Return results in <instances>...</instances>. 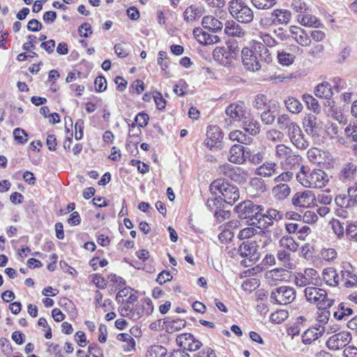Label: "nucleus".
<instances>
[{"mask_svg": "<svg viewBox=\"0 0 357 357\" xmlns=\"http://www.w3.org/2000/svg\"><path fill=\"white\" fill-rule=\"evenodd\" d=\"M209 190L213 195H216L217 192H220L223 197V202L229 205H233L240 198L238 188L222 178H218L213 181L209 186Z\"/></svg>", "mask_w": 357, "mask_h": 357, "instance_id": "obj_1", "label": "nucleus"}, {"mask_svg": "<svg viewBox=\"0 0 357 357\" xmlns=\"http://www.w3.org/2000/svg\"><path fill=\"white\" fill-rule=\"evenodd\" d=\"M240 50L237 43L229 41L226 46L217 47L213 51V56L215 61L224 66H228L232 61L237 59Z\"/></svg>", "mask_w": 357, "mask_h": 357, "instance_id": "obj_2", "label": "nucleus"}, {"mask_svg": "<svg viewBox=\"0 0 357 357\" xmlns=\"http://www.w3.org/2000/svg\"><path fill=\"white\" fill-rule=\"evenodd\" d=\"M229 11L241 23L248 24L254 19V11L243 0H231L229 3Z\"/></svg>", "mask_w": 357, "mask_h": 357, "instance_id": "obj_3", "label": "nucleus"}, {"mask_svg": "<svg viewBox=\"0 0 357 357\" xmlns=\"http://www.w3.org/2000/svg\"><path fill=\"white\" fill-rule=\"evenodd\" d=\"M275 156L280 160V165L285 169H291L299 164L301 157L291 148L284 144H279L275 148Z\"/></svg>", "mask_w": 357, "mask_h": 357, "instance_id": "obj_4", "label": "nucleus"}, {"mask_svg": "<svg viewBox=\"0 0 357 357\" xmlns=\"http://www.w3.org/2000/svg\"><path fill=\"white\" fill-rule=\"evenodd\" d=\"M237 253L242 257L245 258L241 261V264L245 267H250L256 263L260 254L258 252V245L255 241H246L239 246Z\"/></svg>", "mask_w": 357, "mask_h": 357, "instance_id": "obj_5", "label": "nucleus"}, {"mask_svg": "<svg viewBox=\"0 0 357 357\" xmlns=\"http://www.w3.org/2000/svg\"><path fill=\"white\" fill-rule=\"evenodd\" d=\"M236 211L239 218L252 221L251 225H254L257 223L259 212L264 211V207L247 200L240 203L236 207Z\"/></svg>", "mask_w": 357, "mask_h": 357, "instance_id": "obj_6", "label": "nucleus"}, {"mask_svg": "<svg viewBox=\"0 0 357 357\" xmlns=\"http://www.w3.org/2000/svg\"><path fill=\"white\" fill-rule=\"evenodd\" d=\"M307 301L317 305V307H331L334 300L328 298L326 291L316 287H307L304 291Z\"/></svg>", "mask_w": 357, "mask_h": 357, "instance_id": "obj_7", "label": "nucleus"}, {"mask_svg": "<svg viewBox=\"0 0 357 357\" xmlns=\"http://www.w3.org/2000/svg\"><path fill=\"white\" fill-rule=\"evenodd\" d=\"M241 59L243 65L247 70L257 72L262 68V63L255 50L254 45L251 48L245 47L241 50Z\"/></svg>", "mask_w": 357, "mask_h": 357, "instance_id": "obj_8", "label": "nucleus"}, {"mask_svg": "<svg viewBox=\"0 0 357 357\" xmlns=\"http://www.w3.org/2000/svg\"><path fill=\"white\" fill-rule=\"evenodd\" d=\"M296 291L293 287L281 286L275 289L271 294V302L279 305H287L294 301Z\"/></svg>", "mask_w": 357, "mask_h": 357, "instance_id": "obj_9", "label": "nucleus"}, {"mask_svg": "<svg viewBox=\"0 0 357 357\" xmlns=\"http://www.w3.org/2000/svg\"><path fill=\"white\" fill-rule=\"evenodd\" d=\"M220 171L224 176L238 183H244L249 176L247 170L238 167H233L229 164L221 166Z\"/></svg>", "mask_w": 357, "mask_h": 357, "instance_id": "obj_10", "label": "nucleus"}, {"mask_svg": "<svg viewBox=\"0 0 357 357\" xmlns=\"http://www.w3.org/2000/svg\"><path fill=\"white\" fill-rule=\"evenodd\" d=\"M308 181L305 182L306 188H321L324 187L328 181V175L321 169H313L308 173Z\"/></svg>", "mask_w": 357, "mask_h": 357, "instance_id": "obj_11", "label": "nucleus"}, {"mask_svg": "<svg viewBox=\"0 0 357 357\" xmlns=\"http://www.w3.org/2000/svg\"><path fill=\"white\" fill-rule=\"evenodd\" d=\"M283 218V213L275 208H268L265 213L259 212L257 223L258 227L264 228L271 227L273 225L274 221H278Z\"/></svg>", "mask_w": 357, "mask_h": 357, "instance_id": "obj_12", "label": "nucleus"}, {"mask_svg": "<svg viewBox=\"0 0 357 357\" xmlns=\"http://www.w3.org/2000/svg\"><path fill=\"white\" fill-rule=\"evenodd\" d=\"M317 271L314 268H306L304 273H297L294 275V283L298 287H307L314 285V280H317Z\"/></svg>", "mask_w": 357, "mask_h": 357, "instance_id": "obj_13", "label": "nucleus"}, {"mask_svg": "<svg viewBox=\"0 0 357 357\" xmlns=\"http://www.w3.org/2000/svg\"><path fill=\"white\" fill-rule=\"evenodd\" d=\"M223 134L218 126H210L207 128L205 144L210 150L218 149L220 146Z\"/></svg>", "mask_w": 357, "mask_h": 357, "instance_id": "obj_14", "label": "nucleus"}, {"mask_svg": "<svg viewBox=\"0 0 357 357\" xmlns=\"http://www.w3.org/2000/svg\"><path fill=\"white\" fill-rule=\"evenodd\" d=\"M226 114L229 117L230 121H243L249 114L243 102L231 104L225 110Z\"/></svg>", "mask_w": 357, "mask_h": 357, "instance_id": "obj_15", "label": "nucleus"}, {"mask_svg": "<svg viewBox=\"0 0 357 357\" xmlns=\"http://www.w3.org/2000/svg\"><path fill=\"white\" fill-rule=\"evenodd\" d=\"M316 201V197L312 191L305 190L296 192L291 199V202L296 207L307 208Z\"/></svg>", "mask_w": 357, "mask_h": 357, "instance_id": "obj_16", "label": "nucleus"}, {"mask_svg": "<svg viewBox=\"0 0 357 357\" xmlns=\"http://www.w3.org/2000/svg\"><path fill=\"white\" fill-rule=\"evenodd\" d=\"M351 337L348 332H341L332 335L326 342V346L331 350H338L344 347L350 341Z\"/></svg>", "mask_w": 357, "mask_h": 357, "instance_id": "obj_17", "label": "nucleus"}, {"mask_svg": "<svg viewBox=\"0 0 357 357\" xmlns=\"http://www.w3.org/2000/svg\"><path fill=\"white\" fill-rule=\"evenodd\" d=\"M248 153V148L244 147L241 144H234L230 149L228 160L233 163L243 164L247 160Z\"/></svg>", "mask_w": 357, "mask_h": 357, "instance_id": "obj_18", "label": "nucleus"}, {"mask_svg": "<svg viewBox=\"0 0 357 357\" xmlns=\"http://www.w3.org/2000/svg\"><path fill=\"white\" fill-rule=\"evenodd\" d=\"M176 341L181 347L190 351H195L201 346L200 342L195 340L194 336L190 333H183L177 336Z\"/></svg>", "mask_w": 357, "mask_h": 357, "instance_id": "obj_19", "label": "nucleus"}, {"mask_svg": "<svg viewBox=\"0 0 357 357\" xmlns=\"http://www.w3.org/2000/svg\"><path fill=\"white\" fill-rule=\"evenodd\" d=\"M340 271V281L344 282V287H354L357 284V275L354 273L353 268L349 263H343Z\"/></svg>", "mask_w": 357, "mask_h": 357, "instance_id": "obj_20", "label": "nucleus"}, {"mask_svg": "<svg viewBox=\"0 0 357 357\" xmlns=\"http://www.w3.org/2000/svg\"><path fill=\"white\" fill-rule=\"evenodd\" d=\"M314 94L318 98L327 99V105L331 107H333L334 101L331 99L333 96V91L331 85L328 82H324L319 84L314 89Z\"/></svg>", "mask_w": 357, "mask_h": 357, "instance_id": "obj_21", "label": "nucleus"}, {"mask_svg": "<svg viewBox=\"0 0 357 357\" xmlns=\"http://www.w3.org/2000/svg\"><path fill=\"white\" fill-rule=\"evenodd\" d=\"M356 172L357 166L356 164L347 162L342 166L338 174V177L340 180L344 183L351 182L354 180L356 176Z\"/></svg>", "mask_w": 357, "mask_h": 357, "instance_id": "obj_22", "label": "nucleus"}, {"mask_svg": "<svg viewBox=\"0 0 357 357\" xmlns=\"http://www.w3.org/2000/svg\"><path fill=\"white\" fill-rule=\"evenodd\" d=\"M278 169L275 162L267 161L256 169L255 174L261 177L270 178L278 174Z\"/></svg>", "mask_w": 357, "mask_h": 357, "instance_id": "obj_23", "label": "nucleus"}, {"mask_svg": "<svg viewBox=\"0 0 357 357\" xmlns=\"http://www.w3.org/2000/svg\"><path fill=\"white\" fill-rule=\"evenodd\" d=\"M324 332V328L321 325L316 324V326L305 331L302 335V342L305 344H311L313 341L317 340Z\"/></svg>", "mask_w": 357, "mask_h": 357, "instance_id": "obj_24", "label": "nucleus"}, {"mask_svg": "<svg viewBox=\"0 0 357 357\" xmlns=\"http://www.w3.org/2000/svg\"><path fill=\"white\" fill-rule=\"evenodd\" d=\"M253 45L255 46V50L257 52V54L261 63L263 61L266 63H270L273 61V55L269 51L267 47L259 42L254 43Z\"/></svg>", "mask_w": 357, "mask_h": 357, "instance_id": "obj_25", "label": "nucleus"}, {"mask_svg": "<svg viewBox=\"0 0 357 357\" xmlns=\"http://www.w3.org/2000/svg\"><path fill=\"white\" fill-rule=\"evenodd\" d=\"M225 33L229 36L242 38L245 32L238 23L230 20L225 23Z\"/></svg>", "mask_w": 357, "mask_h": 357, "instance_id": "obj_26", "label": "nucleus"}, {"mask_svg": "<svg viewBox=\"0 0 357 357\" xmlns=\"http://www.w3.org/2000/svg\"><path fill=\"white\" fill-rule=\"evenodd\" d=\"M322 278L331 287H336L340 282L339 275L337 273L336 270L332 267L325 268L323 271Z\"/></svg>", "mask_w": 357, "mask_h": 357, "instance_id": "obj_27", "label": "nucleus"}, {"mask_svg": "<svg viewBox=\"0 0 357 357\" xmlns=\"http://www.w3.org/2000/svg\"><path fill=\"white\" fill-rule=\"evenodd\" d=\"M318 119L312 114H307L303 121V127L307 134L314 136L317 134L318 127Z\"/></svg>", "mask_w": 357, "mask_h": 357, "instance_id": "obj_28", "label": "nucleus"}, {"mask_svg": "<svg viewBox=\"0 0 357 357\" xmlns=\"http://www.w3.org/2000/svg\"><path fill=\"white\" fill-rule=\"evenodd\" d=\"M222 23L212 15L202 17V27L208 31H218L222 29Z\"/></svg>", "mask_w": 357, "mask_h": 357, "instance_id": "obj_29", "label": "nucleus"}, {"mask_svg": "<svg viewBox=\"0 0 357 357\" xmlns=\"http://www.w3.org/2000/svg\"><path fill=\"white\" fill-rule=\"evenodd\" d=\"M291 188L287 183H278L272 188V195L276 200H284L290 194Z\"/></svg>", "mask_w": 357, "mask_h": 357, "instance_id": "obj_30", "label": "nucleus"}, {"mask_svg": "<svg viewBox=\"0 0 357 357\" xmlns=\"http://www.w3.org/2000/svg\"><path fill=\"white\" fill-rule=\"evenodd\" d=\"M273 22L278 24H287L291 18V13L288 10L278 9L271 13Z\"/></svg>", "mask_w": 357, "mask_h": 357, "instance_id": "obj_31", "label": "nucleus"}, {"mask_svg": "<svg viewBox=\"0 0 357 357\" xmlns=\"http://www.w3.org/2000/svg\"><path fill=\"white\" fill-rule=\"evenodd\" d=\"M164 324H165L167 332L172 333L183 328L186 322L182 319H172L168 317L165 319Z\"/></svg>", "mask_w": 357, "mask_h": 357, "instance_id": "obj_32", "label": "nucleus"}, {"mask_svg": "<svg viewBox=\"0 0 357 357\" xmlns=\"http://www.w3.org/2000/svg\"><path fill=\"white\" fill-rule=\"evenodd\" d=\"M242 121L244 130L252 135H255L259 132L260 128L259 123L256 120H254L250 114Z\"/></svg>", "mask_w": 357, "mask_h": 357, "instance_id": "obj_33", "label": "nucleus"}, {"mask_svg": "<svg viewBox=\"0 0 357 357\" xmlns=\"http://www.w3.org/2000/svg\"><path fill=\"white\" fill-rule=\"evenodd\" d=\"M297 20L301 25L305 26L320 27L322 26L317 17L310 14L298 15Z\"/></svg>", "mask_w": 357, "mask_h": 357, "instance_id": "obj_34", "label": "nucleus"}, {"mask_svg": "<svg viewBox=\"0 0 357 357\" xmlns=\"http://www.w3.org/2000/svg\"><path fill=\"white\" fill-rule=\"evenodd\" d=\"M211 197H208L206 202V208L211 212L215 213V211L224 207L222 198L221 197H216L215 195L211 194Z\"/></svg>", "mask_w": 357, "mask_h": 357, "instance_id": "obj_35", "label": "nucleus"}, {"mask_svg": "<svg viewBox=\"0 0 357 357\" xmlns=\"http://www.w3.org/2000/svg\"><path fill=\"white\" fill-rule=\"evenodd\" d=\"M217 31H202V47L211 46L220 41V37L216 34Z\"/></svg>", "mask_w": 357, "mask_h": 357, "instance_id": "obj_36", "label": "nucleus"}, {"mask_svg": "<svg viewBox=\"0 0 357 357\" xmlns=\"http://www.w3.org/2000/svg\"><path fill=\"white\" fill-rule=\"evenodd\" d=\"M280 246L284 250L289 252H296L298 249V245L294 239L289 236H282L279 241Z\"/></svg>", "mask_w": 357, "mask_h": 357, "instance_id": "obj_37", "label": "nucleus"}, {"mask_svg": "<svg viewBox=\"0 0 357 357\" xmlns=\"http://www.w3.org/2000/svg\"><path fill=\"white\" fill-rule=\"evenodd\" d=\"M266 278L273 281H284L288 278V273L284 268H275L267 273Z\"/></svg>", "mask_w": 357, "mask_h": 357, "instance_id": "obj_38", "label": "nucleus"}, {"mask_svg": "<svg viewBox=\"0 0 357 357\" xmlns=\"http://www.w3.org/2000/svg\"><path fill=\"white\" fill-rule=\"evenodd\" d=\"M291 142L299 150H305L310 146L309 140L305 137L303 132L296 137L290 139Z\"/></svg>", "mask_w": 357, "mask_h": 357, "instance_id": "obj_39", "label": "nucleus"}, {"mask_svg": "<svg viewBox=\"0 0 357 357\" xmlns=\"http://www.w3.org/2000/svg\"><path fill=\"white\" fill-rule=\"evenodd\" d=\"M287 109L293 114H298L303 109L301 102L294 97H289L285 101Z\"/></svg>", "mask_w": 357, "mask_h": 357, "instance_id": "obj_40", "label": "nucleus"}, {"mask_svg": "<svg viewBox=\"0 0 357 357\" xmlns=\"http://www.w3.org/2000/svg\"><path fill=\"white\" fill-rule=\"evenodd\" d=\"M250 186L257 193H262L267 190L265 181L261 177H253L250 180Z\"/></svg>", "mask_w": 357, "mask_h": 357, "instance_id": "obj_41", "label": "nucleus"}, {"mask_svg": "<svg viewBox=\"0 0 357 357\" xmlns=\"http://www.w3.org/2000/svg\"><path fill=\"white\" fill-rule=\"evenodd\" d=\"M167 354V349L162 345H153L150 347L146 353V357H165Z\"/></svg>", "mask_w": 357, "mask_h": 357, "instance_id": "obj_42", "label": "nucleus"}, {"mask_svg": "<svg viewBox=\"0 0 357 357\" xmlns=\"http://www.w3.org/2000/svg\"><path fill=\"white\" fill-rule=\"evenodd\" d=\"M303 100L306 103L308 109L313 111L315 114H319L321 111L320 105L317 99L310 94H304Z\"/></svg>", "mask_w": 357, "mask_h": 357, "instance_id": "obj_43", "label": "nucleus"}, {"mask_svg": "<svg viewBox=\"0 0 357 357\" xmlns=\"http://www.w3.org/2000/svg\"><path fill=\"white\" fill-rule=\"evenodd\" d=\"M250 3L259 10H268L277 3V0H250Z\"/></svg>", "mask_w": 357, "mask_h": 357, "instance_id": "obj_44", "label": "nucleus"}, {"mask_svg": "<svg viewBox=\"0 0 357 357\" xmlns=\"http://www.w3.org/2000/svg\"><path fill=\"white\" fill-rule=\"evenodd\" d=\"M266 139L272 142H281L284 137V135L277 129H271L268 130L266 133Z\"/></svg>", "mask_w": 357, "mask_h": 357, "instance_id": "obj_45", "label": "nucleus"}, {"mask_svg": "<svg viewBox=\"0 0 357 357\" xmlns=\"http://www.w3.org/2000/svg\"><path fill=\"white\" fill-rule=\"evenodd\" d=\"M307 158L310 162L314 164L322 162L321 151L317 148H312L307 151Z\"/></svg>", "mask_w": 357, "mask_h": 357, "instance_id": "obj_46", "label": "nucleus"}, {"mask_svg": "<svg viewBox=\"0 0 357 357\" xmlns=\"http://www.w3.org/2000/svg\"><path fill=\"white\" fill-rule=\"evenodd\" d=\"M290 256V252L284 249L279 250L277 253L278 260L283 262L284 266L288 268H292L293 267V264L289 261Z\"/></svg>", "mask_w": 357, "mask_h": 357, "instance_id": "obj_47", "label": "nucleus"}, {"mask_svg": "<svg viewBox=\"0 0 357 357\" xmlns=\"http://www.w3.org/2000/svg\"><path fill=\"white\" fill-rule=\"evenodd\" d=\"M331 307H318L319 312H318V316H317V321L319 323L318 325H321L324 328V325L327 324L329 317H330V311L328 309Z\"/></svg>", "mask_w": 357, "mask_h": 357, "instance_id": "obj_48", "label": "nucleus"}, {"mask_svg": "<svg viewBox=\"0 0 357 357\" xmlns=\"http://www.w3.org/2000/svg\"><path fill=\"white\" fill-rule=\"evenodd\" d=\"M278 62L282 66H289L294 63L295 56L286 52H278Z\"/></svg>", "mask_w": 357, "mask_h": 357, "instance_id": "obj_49", "label": "nucleus"}, {"mask_svg": "<svg viewBox=\"0 0 357 357\" xmlns=\"http://www.w3.org/2000/svg\"><path fill=\"white\" fill-rule=\"evenodd\" d=\"M229 139L241 144H247L250 140V137H248L242 131L238 130L229 133Z\"/></svg>", "mask_w": 357, "mask_h": 357, "instance_id": "obj_50", "label": "nucleus"}, {"mask_svg": "<svg viewBox=\"0 0 357 357\" xmlns=\"http://www.w3.org/2000/svg\"><path fill=\"white\" fill-rule=\"evenodd\" d=\"M219 229L220 233L218 234V239L222 243L226 244L234 238V231H229L228 229H225L221 226L219 227Z\"/></svg>", "mask_w": 357, "mask_h": 357, "instance_id": "obj_51", "label": "nucleus"}, {"mask_svg": "<svg viewBox=\"0 0 357 357\" xmlns=\"http://www.w3.org/2000/svg\"><path fill=\"white\" fill-rule=\"evenodd\" d=\"M345 135L357 142V121L350 122L344 129Z\"/></svg>", "mask_w": 357, "mask_h": 357, "instance_id": "obj_52", "label": "nucleus"}, {"mask_svg": "<svg viewBox=\"0 0 357 357\" xmlns=\"http://www.w3.org/2000/svg\"><path fill=\"white\" fill-rule=\"evenodd\" d=\"M335 202L337 206L342 208H349L353 207L348 195H337L335 198Z\"/></svg>", "mask_w": 357, "mask_h": 357, "instance_id": "obj_53", "label": "nucleus"}, {"mask_svg": "<svg viewBox=\"0 0 357 357\" xmlns=\"http://www.w3.org/2000/svg\"><path fill=\"white\" fill-rule=\"evenodd\" d=\"M294 40L301 45L306 47L310 45L311 40L304 30L298 31L296 36H292Z\"/></svg>", "mask_w": 357, "mask_h": 357, "instance_id": "obj_54", "label": "nucleus"}, {"mask_svg": "<svg viewBox=\"0 0 357 357\" xmlns=\"http://www.w3.org/2000/svg\"><path fill=\"white\" fill-rule=\"evenodd\" d=\"M264 153H265L264 151H258L255 153V151H251L249 149V153L247 155V160L254 165H258L263 161L264 158Z\"/></svg>", "mask_w": 357, "mask_h": 357, "instance_id": "obj_55", "label": "nucleus"}, {"mask_svg": "<svg viewBox=\"0 0 357 357\" xmlns=\"http://www.w3.org/2000/svg\"><path fill=\"white\" fill-rule=\"evenodd\" d=\"M345 233L349 240L357 242V222L349 223L347 226Z\"/></svg>", "mask_w": 357, "mask_h": 357, "instance_id": "obj_56", "label": "nucleus"}, {"mask_svg": "<svg viewBox=\"0 0 357 357\" xmlns=\"http://www.w3.org/2000/svg\"><path fill=\"white\" fill-rule=\"evenodd\" d=\"M277 123L280 129L288 130L289 128L294 123V121L287 114H282L278 116Z\"/></svg>", "mask_w": 357, "mask_h": 357, "instance_id": "obj_57", "label": "nucleus"}, {"mask_svg": "<svg viewBox=\"0 0 357 357\" xmlns=\"http://www.w3.org/2000/svg\"><path fill=\"white\" fill-rule=\"evenodd\" d=\"M257 233V229L253 227H248L241 229L238 234V238L241 240L250 238L254 236Z\"/></svg>", "mask_w": 357, "mask_h": 357, "instance_id": "obj_58", "label": "nucleus"}, {"mask_svg": "<svg viewBox=\"0 0 357 357\" xmlns=\"http://www.w3.org/2000/svg\"><path fill=\"white\" fill-rule=\"evenodd\" d=\"M268 101V100L265 95L258 94L252 102V106L257 109H261L266 105Z\"/></svg>", "mask_w": 357, "mask_h": 357, "instance_id": "obj_59", "label": "nucleus"}, {"mask_svg": "<svg viewBox=\"0 0 357 357\" xmlns=\"http://www.w3.org/2000/svg\"><path fill=\"white\" fill-rule=\"evenodd\" d=\"M294 176V174L291 172L287 171L284 172L274 178V183H287L290 181Z\"/></svg>", "mask_w": 357, "mask_h": 357, "instance_id": "obj_60", "label": "nucleus"}, {"mask_svg": "<svg viewBox=\"0 0 357 357\" xmlns=\"http://www.w3.org/2000/svg\"><path fill=\"white\" fill-rule=\"evenodd\" d=\"M128 45L125 43H117L114 46V52L120 58H125L128 55Z\"/></svg>", "mask_w": 357, "mask_h": 357, "instance_id": "obj_61", "label": "nucleus"}, {"mask_svg": "<svg viewBox=\"0 0 357 357\" xmlns=\"http://www.w3.org/2000/svg\"><path fill=\"white\" fill-rule=\"evenodd\" d=\"M332 229L334 233L337 235L338 238H342L344 234V228L338 220H333L332 221Z\"/></svg>", "mask_w": 357, "mask_h": 357, "instance_id": "obj_62", "label": "nucleus"}, {"mask_svg": "<svg viewBox=\"0 0 357 357\" xmlns=\"http://www.w3.org/2000/svg\"><path fill=\"white\" fill-rule=\"evenodd\" d=\"M13 136L15 139L20 144H24L27 141V134L23 129L20 128L14 130Z\"/></svg>", "mask_w": 357, "mask_h": 357, "instance_id": "obj_63", "label": "nucleus"}, {"mask_svg": "<svg viewBox=\"0 0 357 357\" xmlns=\"http://www.w3.org/2000/svg\"><path fill=\"white\" fill-rule=\"evenodd\" d=\"M347 194L353 207L357 206V185L351 186L347 189Z\"/></svg>", "mask_w": 357, "mask_h": 357, "instance_id": "obj_64", "label": "nucleus"}]
</instances>
